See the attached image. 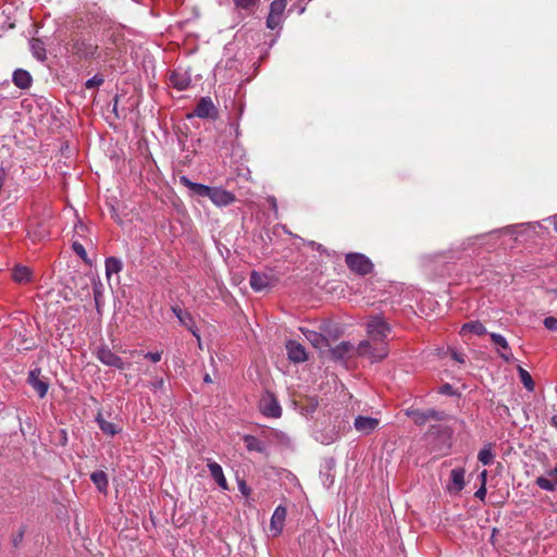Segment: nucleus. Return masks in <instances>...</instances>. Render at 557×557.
I'll return each instance as SVG.
<instances>
[{"mask_svg":"<svg viewBox=\"0 0 557 557\" xmlns=\"http://www.w3.org/2000/svg\"><path fill=\"white\" fill-rule=\"evenodd\" d=\"M485 235L474 236L468 239L467 244L462 243L458 247L450 248L448 251H441L430 256L424 257V261L428 264H445L449 263L459 258V252L465 250L468 246L473 245L475 240L483 238Z\"/></svg>","mask_w":557,"mask_h":557,"instance_id":"7ed1b4c3","label":"nucleus"},{"mask_svg":"<svg viewBox=\"0 0 557 557\" xmlns=\"http://www.w3.org/2000/svg\"><path fill=\"white\" fill-rule=\"evenodd\" d=\"M209 471L212 475V478L215 480L216 484L224 491L228 490L227 481L224 476L222 467L215 462V461H209L208 462Z\"/></svg>","mask_w":557,"mask_h":557,"instance_id":"4be33fe9","label":"nucleus"},{"mask_svg":"<svg viewBox=\"0 0 557 557\" xmlns=\"http://www.w3.org/2000/svg\"><path fill=\"white\" fill-rule=\"evenodd\" d=\"M28 235L33 238V240H41L49 235V232L47 228L42 227V230H39L38 232L29 231Z\"/></svg>","mask_w":557,"mask_h":557,"instance_id":"58836bf2","label":"nucleus"},{"mask_svg":"<svg viewBox=\"0 0 557 557\" xmlns=\"http://www.w3.org/2000/svg\"><path fill=\"white\" fill-rule=\"evenodd\" d=\"M554 230L557 232V221L554 223Z\"/></svg>","mask_w":557,"mask_h":557,"instance_id":"6e6d98bb","label":"nucleus"},{"mask_svg":"<svg viewBox=\"0 0 557 557\" xmlns=\"http://www.w3.org/2000/svg\"><path fill=\"white\" fill-rule=\"evenodd\" d=\"M244 442L246 444V447L249 451H264V446L261 444V442L253 435H245Z\"/></svg>","mask_w":557,"mask_h":557,"instance_id":"7c9ffc66","label":"nucleus"},{"mask_svg":"<svg viewBox=\"0 0 557 557\" xmlns=\"http://www.w3.org/2000/svg\"><path fill=\"white\" fill-rule=\"evenodd\" d=\"M543 324L549 331H557V318L555 317L545 318Z\"/></svg>","mask_w":557,"mask_h":557,"instance_id":"a19ab883","label":"nucleus"},{"mask_svg":"<svg viewBox=\"0 0 557 557\" xmlns=\"http://www.w3.org/2000/svg\"><path fill=\"white\" fill-rule=\"evenodd\" d=\"M345 261L348 263V255L345 256Z\"/></svg>","mask_w":557,"mask_h":557,"instance_id":"13d9d810","label":"nucleus"},{"mask_svg":"<svg viewBox=\"0 0 557 557\" xmlns=\"http://www.w3.org/2000/svg\"><path fill=\"white\" fill-rule=\"evenodd\" d=\"M12 278L18 284H25L32 280V271L25 265H16L12 270Z\"/></svg>","mask_w":557,"mask_h":557,"instance_id":"5701e85b","label":"nucleus"},{"mask_svg":"<svg viewBox=\"0 0 557 557\" xmlns=\"http://www.w3.org/2000/svg\"><path fill=\"white\" fill-rule=\"evenodd\" d=\"M304 334L308 342L320 351H325L326 349L330 350L332 358L335 360H344L345 356L348 354V343L342 342L339 345H337L334 348H331L330 338L321 333H318L315 331L306 330L304 331Z\"/></svg>","mask_w":557,"mask_h":557,"instance_id":"f03ea898","label":"nucleus"},{"mask_svg":"<svg viewBox=\"0 0 557 557\" xmlns=\"http://www.w3.org/2000/svg\"><path fill=\"white\" fill-rule=\"evenodd\" d=\"M203 381H205L206 383H211V382H212V379H211V376H210L209 374H206V375H205V377H203Z\"/></svg>","mask_w":557,"mask_h":557,"instance_id":"603ef678","label":"nucleus"},{"mask_svg":"<svg viewBox=\"0 0 557 557\" xmlns=\"http://www.w3.org/2000/svg\"><path fill=\"white\" fill-rule=\"evenodd\" d=\"M553 524H555V525H556V528H557V517H556V518H550V519H549V525H550V527H553Z\"/></svg>","mask_w":557,"mask_h":557,"instance_id":"3c124183","label":"nucleus"},{"mask_svg":"<svg viewBox=\"0 0 557 557\" xmlns=\"http://www.w3.org/2000/svg\"><path fill=\"white\" fill-rule=\"evenodd\" d=\"M72 247H73V250H74V251H75V252H76L81 258H83V259H85V258H86V255H87V253H86V250H85L84 246H83L81 243H78V242H74V243H73V245H72Z\"/></svg>","mask_w":557,"mask_h":557,"instance_id":"79ce46f5","label":"nucleus"},{"mask_svg":"<svg viewBox=\"0 0 557 557\" xmlns=\"http://www.w3.org/2000/svg\"><path fill=\"white\" fill-rule=\"evenodd\" d=\"M135 354L143 355L146 359H149L150 361H152L154 363L159 362L162 357V351L146 352V354H143V351H137V350L129 351L131 356H134Z\"/></svg>","mask_w":557,"mask_h":557,"instance_id":"c9c22d12","label":"nucleus"},{"mask_svg":"<svg viewBox=\"0 0 557 557\" xmlns=\"http://www.w3.org/2000/svg\"><path fill=\"white\" fill-rule=\"evenodd\" d=\"M30 46H32V50H33V53L34 55L38 59V60H45L46 59V49L44 47V44L41 40L39 39H33L30 41Z\"/></svg>","mask_w":557,"mask_h":557,"instance_id":"473e14b6","label":"nucleus"},{"mask_svg":"<svg viewBox=\"0 0 557 557\" xmlns=\"http://www.w3.org/2000/svg\"><path fill=\"white\" fill-rule=\"evenodd\" d=\"M172 311L174 312V314L176 315L177 319H180V317H182L184 313H186L187 311H183L180 307H172Z\"/></svg>","mask_w":557,"mask_h":557,"instance_id":"de8ad7c7","label":"nucleus"},{"mask_svg":"<svg viewBox=\"0 0 557 557\" xmlns=\"http://www.w3.org/2000/svg\"><path fill=\"white\" fill-rule=\"evenodd\" d=\"M344 334V330L338 325H329L325 330V335L330 338L331 345L336 342Z\"/></svg>","mask_w":557,"mask_h":557,"instance_id":"72a5a7b5","label":"nucleus"},{"mask_svg":"<svg viewBox=\"0 0 557 557\" xmlns=\"http://www.w3.org/2000/svg\"><path fill=\"white\" fill-rule=\"evenodd\" d=\"M96 421L100 430L107 435L114 436L120 432V429L113 422L104 420L101 413L97 414Z\"/></svg>","mask_w":557,"mask_h":557,"instance_id":"a878e982","label":"nucleus"},{"mask_svg":"<svg viewBox=\"0 0 557 557\" xmlns=\"http://www.w3.org/2000/svg\"><path fill=\"white\" fill-rule=\"evenodd\" d=\"M180 183L188 188L194 195H197L199 197L209 198L211 187L200 184V183H194L191 182L187 176H181Z\"/></svg>","mask_w":557,"mask_h":557,"instance_id":"6ab92c4d","label":"nucleus"},{"mask_svg":"<svg viewBox=\"0 0 557 557\" xmlns=\"http://www.w3.org/2000/svg\"><path fill=\"white\" fill-rule=\"evenodd\" d=\"M115 102H117V99H115ZM113 111H116V103H114Z\"/></svg>","mask_w":557,"mask_h":557,"instance_id":"5fc2aeb1","label":"nucleus"},{"mask_svg":"<svg viewBox=\"0 0 557 557\" xmlns=\"http://www.w3.org/2000/svg\"><path fill=\"white\" fill-rule=\"evenodd\" d=\"M209 199L218 207H226L235 202L236 197L223 188L211 187Z\"/></svg>","mask_w":557,"mask_h":557,"instance_id":"2eb2a0df","label":"nucleus"},{"mask_svg":"<svg viewBox=\"0 0 557 557\" xmlns=\"http://www.w3.org/2000/svg\"><path fill=\"white\" fill-rule=\"evenodd\" d=\"M461 333H472L475 335H484L487 333L486 327L480 321H470L461 326Z\"/></svg>","mask_w":557,"mask_h":557,"instance_id":"cd10ccee","label":"nucleus"},{"mask_svg":"<svg viewBox=\"0 0 557 557\" xmlns=\"http://www.w3.org/2000/svg\"><path fill=\"white\" fill-rule=\"evenodd\" d=\"M286 515L287 510L284 506L280 505L275 508L270 521V532L272 536H278L282 533Z\"/></svg>","mask_w":557,"mask_h":557,"instance_id":"dca6fc26","label":"nucleus"},{"mask_svg":"<svg viewBox=\"0 0 557 557\" xmlns=\"http://www.w3.org/2000/svg\"><path fill=\"white\" fill-rule=\"evenodd\" d=\"M104 82V78L102 75L100 74H96L94 77L89 78L86 83H85V87L87 89H90V88H94V87H99L103 84Z\"/></svg>","mask_w":557,"mask_h":557,"instance_id":"e433bc0d","label":"nucleus"},{"mask_svg":"<svg viewBox=\"0 0 557 557\" xmlns=\"http://www.w3.org/2000/svg\"><path fill=\"white\" fill-rule=\"evenodd\" d=\"M450 356L455 361H457L459 363H465V361H466L463 354H461L455 349L450 350Z\"/></svg>","mask_w":557,"mask_h":557,"instance_id":"c03bdc74","label":"nucleus"},{"mask_svg":"<svg viewBox=\"0 0 557 557\" xmlns=\"http://www.w3.org/2000/svg\"><path fill=\"white\" fill-rule=\"evenodd\" d=\"M98 46L82 39H72L66 45V51L79 60H87L95 55Z\"/></svg>","mask_w":557,"mask_h":557,"instance_id":"20e7f679","label":"nucleus"},{"mask_svg":"<svg viewBox=\"0 0 557 557\" xmlns=\"http://www.w3.org/2000/svg\"><path fill=\"white\" fill-rule=\"evenodd\" d=\"M163 384H164L163 379H160V380H158L157 382H154V383L152 384V386H153L154 388H161V387L163 386Z\"/></svg>","mask_w":557,"mask_h":557,"instance_id":"09e8293b","label":"nucleus"},{"mask_svg":"<svg viewBox=\"0 0 557 557\" xmlns=\"http://www.w3.org/2000/svg\"><path fill=\"white\" fill-rule=\"evenodd\" d=\"M494 453L491 444L484 445V447L478 454V460L484 465L488 466L493 462Z\"/></svg>","mask_w":557,"mask_h":557,"instance_id":"c756f323","label":"nucleus"},{"mask_svg":"<svg viewBox=\"0 0 557 557\" xmlns=\"http://www.w3.org/2000/svg\"><path fill=\"white\" fill-rule=\"evenodd\" d=\"M13 83L22 89L28 88L32 84V76L25 70H16L13 73Z\"/></svg>","mask_w":557,"mask_h":557,"instance_id":"393cba45","label":"nucleus"},{"mask_svg":"<svg viewBox=\"0 0 557 557\" xmlns=\"http://www.w3.org/2000/svg\"><path fill=\"white\" fill-rule=\"evenodd\" d=\"M104 265H106V274H107L108 280L111 278L112 274H117L123 269L122 261L115 257L107 258Z\"/></svg>","mask_w":557,"mask_h":557,"instance_id":"bb28decb","label":"nucleus"},{"mask_svg":"<svg viewBox=\"0 0 557 557\" xmlns=\"http://www.w3.org/2000/svg\"><path fill=\"white\" fill-rule=\"evenodd\" d=\"M180 323L181 325L185 326L188 331L193 333V335L200 341V335L197 332L196 323L189 312L184 313L182 317H180Z\"/></svg>","mask_w":557,"mask_h":557,"instance_id":"c85d7f7f","label":"nucleus"},{"mask_svg":"<svg viewBox=\"0 0 557 557\" xmlns=\"http://www.w3.org/2000/svg\"><path fill=\"white\" fill-rule=\"evenodd\" d=\"M27 383L34 388L40 398H44L47 395L49 384L42 379L40 368H35L29 371Z\"/></svg>","mask_w":557,"mask_h":557,"instance_id":"f8f14e48","label":"nucleus"},{"mask_svg":"<svg viewBox=\"0 0 557 557\" xmlns=\"http://www.w3.org/2000/svg\"><path fill=\"white\" fill-rule=\"evenodd\" d=\"M259 409L268 418L277 419L282 416V408L273 393L267 392L259 401Z\"/></svg>","mask_w":557,"mask_h":557,"instance_id":"423d86ee","label":"nucleus"},{"mask_svg":"<svg viewBox=\"0 0 557 557\" xmlns=\"http://www.w3.org/2000/svg\"><path fill=\"white\" fill-rule=\"evenodd\" d=\"M25 532H26V527L22 525L20 528L18 532L12 536L11 542H12L13 547H15V548L20 547V545L23 542Z\"/></svg>","mask_w":557,"mask_h":557,"instance_id":"4c0bfd02","label":"nucleus"},{"mask_svg":"<svg viewBox=\"0 0 557 557\" xmlns=\"http://www.w3.org/2000/svg\"><path fill=\"white\" fill-rule=\"evenodd\" d=\"M486 487L484 484H481L480 488L474 493V496L481 500L485 498Z\"/></svg>","mask_w":557,"mask_h":557,"instance_id":"49530a36","label":"nucleus"},{"mask_svg":"<svg viewBox=\"0 0 557 557\" xmlns=\"http://www.w3.org/2000/svg\"><path fill=\"white\" fill-rule=\"evenodd\" d=\"M552 422H553V424L557 428V416H554V417L552 418Z\"/></svg>","mask_w":557,"mask_h":557,"instance_id":"864d4df0","label":"nucleus"},{"mask_svg":"<svg viewBox=\"0 0 557 557\" xmlns=\"http://www.w3.org/2000/svg\"><path fill=\"white\" fill-rule=\"evenodd\" d=\"M518 374L524 387L532 392L534 389V382L531 374L520 366L518 367Z\"/></svg>","mask_w":557,"mask_h":557,"instance_id":"2f4dec72","label":"nucleus"},{"mask_svg":"<svg viewBox=\"0 0 557 557\" xmlns=\"http://www.w3.org/2000/svg\"><path fill=\"white\" fill-rule=\"evenodd\" d=\"M249 284L255 292L265 290L273 285L272 276L267 273L252 271L249 277Z\"/></svg>","mask_w":557,"mask_h":557,"instance_id":"f3484780","label":"nucleus"},{"mask_svg":"<svg viewBox=\"0 0 557 557\" xmlns=\"http://www.w3.org/2000/svg\"><path fill=\"white\" fill-rule=\"evenodd\" d=\"M407 416L412 418L413 422L417 425H423L429 420L443 421L446 419V413L444 411H440V410H435V409L408 410Z\"/></svg>","mask_w":557,"mask_h":557,"instance_id":"1a4fd4ad","label":"nucleus"},{"mask_svg":"<svg viewBox=\"0 0 557 557\" xmlns=\"http://www.w3.org/2000/svg\"><path fill=\"white\" fill-rule=\"evenodd\" d=\"M260 0H234V3L237 8L252 11L259 3Z\"/></svg>","mask_w":557,"mask_h":557,"instance_id":"f704fd0d","label":"nucleus"},{"mask_svg":"<svg viewBox=\"0 0 557 557\" xmlns=\"http://www.w3.org/2000/svg\"><path fill=\"white\" fill-rule=\"evenodd\" d=\"M194 115L200 119L215 120L218 117V109L210 97H201L196 104Z\"/></svg>","mask_w":557,"mask_h":557,"instance_id":"9b49d317","label":"nucleus"},{"mask_svg":"<svg viewBox=\"0 0 557 557\" xmlns=\"http://www.w3.org/2000/svg\"><path fill=\"white\" fill-rule=\"evenodd\" d=\"M536 485L547 492H554L557 488V468L546 472V475L536 479Z\"/></svg>","mask_w":557,"mask_h":557,"instance_id":"aec40b11","label":"nucleus"},{"mask_svg":"<svg viewBox=\"0 0 557 557\" xmlns=\"http://www.w3.org/2000/svg\"><path fill=\"white\" fill-rule=\"evenodd\" d=\"M374 264L369 257L359 252H350V271L358 275L372 273Z\"/></svg>","mask_w":557,"mask_h":557,"instance_id":"0eeeda50","label":"nucleus"},{"mask_svg":"<svg viewBox=\"0 0 557 557\" xmlns=\"http://www.w3.org/2000/svg\"><path fill=\"white\" fill-rule=\"evenodd\" d=\"M285 347H286L288 359L292 362L299 363V362H304L308 359L306 349L300 343L290 339L286 343Z\"/></svg>","mask_w":557,"mask_h":557,"instance_id":"a211bd4d","label":"nucleus"},{"mask_svg":"<svg viewBox=\"0 0 557 557\" xmlns=\"http://www.w3.org/2000/svg\"><path fill=\"white\" fill-rule=\"evenodd\" d=\"M287 5L286 0H274L270 4V12L267 16V27L275 29L283 23L284 12Z\"/></svg>","mask_w":557,"mask_h":557,"instance_id":"6e6552de","label":"nucleus"},{"mask_svg":"<svg viewBox=\"0 0 557 557\" xmlns=\"http://www.w3.org/2000/svg\"><path fill=\"white\" fill-rule=\"evenodd\" d=\"M517 226L518 225L506 226L504 228L492 231L490 234L491 235L498 234V233L509 234V233H512L513 228L517 227Z\"/></svg>","mask_w":557,"mask_h":557,"instance_id":"a18cd8bd","label":"nucleus"},{"mask_svg":"<svg viewBox=\"0 0 557 557\" xmlns=\"http://www.w3.org/2000/svg\"><path fill=\"white\" fill-rule=\"evenodd\" d=\"M90 480L96 485L99 492L107 493L109 480L104 471L98 470L90 474Z\"/></svg>","mask_w":557,"mask_h":557,"instance_id":"b1692460","label":"nucleus"},{"mask_svg":"<svg viewBox=\"0 0 557 557\" xmlns=\"http://www.w3.org/2000/svg\"><path fill=\"white\" fill-rule=\"evenodd\" d=\"M554 295L557 296V287L553 290Z\"/></svg>","mask_w":557,"mask_h":557,"instance_id":"4d7b16f0","label":"nucleus"},{"mask_svg":"<svg viewBox=\"0 0 557 557\" xmlns=\"http://www.w3.org/2000/svg\"><path fill=\"white\" fill-rule=\"evenodd\" d=\"M480 478H481V481H482V484L485 485L486 483V478H487V471L486 470H483L480 474Z\"/></svg>","mask_w":557,"mask_h":557,"instance_id":"8fccbe9b","label":"nucleus"},{"mask_svg":"<svg viewBox=\"0 0 557 557\" xmlns=\"http://www.w3.org/2000/svg\"><path fill=\"white\" fill-rule=\"evenodd\" d=\"M381 421L374 417L357 416L354 420V428L361 436H368L380 428Z\"/></svg>","mask_w":557,"mask_h":557,"instance_id":"9d476101","label":"nucleus"},{"mask_svg":"<svg viewBox=\"0 0 557 557\" xmlns=\"http://www.w3.org/2000/svg\"><path fill=\"white\" fill-rule=\"evenodd\" d=\"M490 337H491V341L493 342V344L496 346V351L499 355V357L505 362H508V363L513 362L515 357L511 352V348H510L507 339L502 334H498V333H491Z\"/></svg>","mask_w":557,"mask_h":557,"instance_id":"ddd939ff","label":"nucleus"},{"mask_svg":"<svg viewBox=\"0 0 557 557\" xmlns=\"http://www.w3.org/2000/svg\"><path fill=\"white\" fill-rule=\"evenodd\" d=\"M392 332L391 325L381 315H373L367 322L368 339L359 343L357 355L371 363L380 362L388 355L387 337Z\"/></svg>","mask_w":557,"mask_h":557,"instance_id":"f257e3e1","label":"nucleus"},{"mask_svg":"<svg viewBox=\"0 0 557 557\" xmlns=\"http://www.w3.org/2000/svg\"><path fill=\"white\" fill-rule=\"evenodd\" d=\"M169 81L173 88L186 90L191 84V75L187 70L178 67L171 72Z\"/></svg>","mask_w":557,"mask_h":557,"instance_id":"4468645a","label":"nucleus"},{"mask_svg":"<svg viewBox=\"0 0 557 557\" xmlns=\"http://www.w3.org/2000/svg\"><path fill=\"white\" fill-rule=\"evenodd\" d=\"M238 490L245 496H248L251 492L250 487H248V485L246 484V482L244 480L238 481Z\"/></svg>","mask_w":557,"mask_h":557,"instance_id":"37998d69","label":"nucleus"},{"mask_svg":"<svg viewBox=\"0 0 557 557\" xmlns=\"http://www.w3.org/2000/svg\"><path fill=\"white\" fill-rule=\"evenodd\" d=\"M96 357L101 363L121 371L131 367V363L124 362L122 358L113 352L108 346L99 347L96 352Z\"/></svg>","mask_w":557,"mask_h":557,"instance_id":"39448f33","label":"nucleus"},{"mask_svg":"<svg viewBox=\"0 0 557 557\" xmlns=\"http://www.w3.org/2000/svg\"><path fill=\"white\" fill-rule=\"evenodd\" d=\"M465 469L463 468H455L450 471V480L448 484V490L450 492L459 493L465 487Z\"/></svg>","mask_w":557,"mask_h":557,"instance_id":"412c9836","label":"nucleus"},{"mask_svg":"<svg viewBox=\"0 0 557 557\" xmlns=\"http://www.w3.org/2000/svg\"><path fill=\"white\" fill-rule=\"evenodd\" d=\"M438 393L442 394V395H446V396H455L457 394L456 389L449 383L443 384L440 387Z\"/></svg>","mask_w":557,"mask_h":557,"instance_id":"ea45409f","label":"nucleus"}]
</instances>
